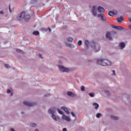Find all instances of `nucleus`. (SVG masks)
<instances>
[{"instance_id":"obj_23","label":"nucleus","mask_w":131,"mask_h":131,"mask_svg":"<svg viewBox=\"0 0 131 131\" xmlns=\"http://www.w3.org/2000/svg\"><path fill=\"white\" fill-rule=\"evenodd\" d=\"M67 41H69L70 42H71L72 41H73V38L71 37H68L67 38Z\"/></svg>"},{"instance_id":"obj_12","label":"nucleus","mask_w":131,"mask_h":131,"mask_svg":"<svg viewBox=\"0 0 131 131\" xmlns=\"http://www.w3.org/2000/svg\"><path fill=\"white\" fill-rule=\"evenodd\" d=\"M67 95L69 96V97H71L72 98H74L76 97V94L71 92H68Z\"/></svg>"},{"instance_id":"obj_8","label":"nucleus","mask_w":131,"mask_h":131,"mask_svg":"<svg viewBox=\"0 0 131 131\" xmlns=\"http://www.w3.org/2000/svg\"><path fill=\"white\" fill-rule=\"evenodd\" d=\"M56 107H52L48 110V113L51 115H54L56 113Z\"/></svg>"},{"instance_id":"obj_29","label":"nucleus","mask_w":131,"mask_h":131,"mask_svg":"<svg viewBox=\"0 0 131 131\" xmlns=\"http://www.w3.org/2000/svg\"><path fill=\"white\" fill-rule=\"evenodd\" d=\"M117 30H123V27L121 26H117Z\"/></svg>"},{"instance_id":"obj_1","label":"nucleus","mask_w":131,"mask_h":131,"mask_svg":"<svg viewBox=\"0 0 131 131\" xmlns=\"http://www.w3.org/2000/svg\"><path fill=\"white\" fill-rule=\"evenodd\" d=\"M90 45L91 48L94 50L95 52H97L100 51V46L96 42H95V41H91Z\"/></svg>"},{"instance_id":"obj_37","label":"nucleus","mask_w":131,"mask_h":131,"mask_svg":"<svg viewBox=\"0 0 131 131\" xmlns=\"http://www.w3.org/2000/svg\"><path fill=\"white\" fill-rule=\"evenodd\" d=\"M5 67L6 68H10V66H9V64H5Z\"/></svg>"},{"instance_id":"obj_14","label":"nucleus","mask_w":131,"mask_h":131,"mask_svg":"<svg viewBox=\"0 0 131 131\" xmlns=\"http://www.w3.org/2000/svg\"><path fill=\"white\" fill-rule=\"evenodd\" d=\"M119 48L120 50H123L125 48V43L123 42H121L119 43Z\"/></svg>"},{"instance_id":"obj_35","label":"nucleus","mask_w":131,"mask_h":131,"mask_svg":"<svg viewBox=\"0 0 131 131\" xmlns=\"http://www.w3.org/2000/svg\"><path fill=\"white\" fill-rule=\"evenodd\" d=\"M81 45H82V41L81 40H79L78 41V46H81Z\"/></svg>"},{"instance_id":"obj_22","label":"nucleus","mask_w":131,"mask_h":131,"mask_svg":"<svg viewBox=\"0 0 131 131\" xmlns=\"http://www.w3.org/2000/svg\"><path fill=\"white\" fill-rule=\"evenodd\" d=\"M106 66H110L112 64V62L107 59H106V61H105Z\"/></svg>"},{"instance_id":"obj_30","label":"nucleus","mask_w":131,"mask_h":131,"mask_svg":"<svg viewBox=\"0 0 131 131\" xmlns=\"http://www.w3.org/2000/svg\"><path fill=\"white\" fill-rule=\"evenodd\" d=\"M104 93L107 95V96H110V92L107 90H104Z\"/></svg>"},{"instance_id":"obj_2","label":"nucleus","mask_w":131,"mask_h":131,"mask_svg":"<svg viewBox=\"0 0 131 131\" xmlns=\"http://www.w3.org/2000/svg\"><path fill=\"white\" fill-rule=\"evenodd\" d=\"M106 62H107V59L104 58H99L97 60V64L101 66H106Z\"/></svg>"},{"instance_id":"obj_15","label":"nucleus","mask_w":131,"mask_h":131,"mask_svg":"<svg viewBox=\"0 0 131 131\" xmlns=\"http://www.w3.org/2000/svg\"><path fill=\"white\" fill-rule=\"evenodd\" d=\"M24 19H25V21H28V20H29L30 19V15H29V14H25V16Z\"/></svg>"},{"instance_id":"obj_41","label":"nucleus","mask_w":131,"mask_h":131,"mask_svg":"<svg viewBox=\"0 0 131 131\" xmlns=\"http://www.w3.org/2000/svg\"><path fill=\"white\" fill-rule=\"evenodd\" d=\"M9 12L10 13H12V10H11V6H9Z\"/></svg>"},{"instance_id":"obj_49","label":"nucleus","mask_w":131,"mask_h":131,"mask_svg":"<svg viewBox=\"0 0 131 131\" xmlns=\"http://www.w3.org/2000/svg\"><path fill=\"white\" fill-rule=\"evenodd\" d=\"M35 131H39V130H38V129L36 128L35 129Z\"/></svg>"},{"instance_id":"obj_5","label":"nucleus","mask_w":131,"mask_h":131,"mask_svg":"<svg viewBox=\"0 0 131 131\" xmlns=\"http://www.w3.org/2000/svg\"><path fill=\"white\" fill-rule=\"evenodd\" d=\"M24 16H25V12H23L17 15L16 19L18 21H21L24 19Z\"/></svg>"},{"instance_id":"obj_21","label":"nucleus","mask_w":131,"mask_h":131,"mask_svg":"<svg viewBox=\"0 0 131 131\" xmlns=\"http://www.w3.org/2000/svg\"><path fill=\"white\" fill-rule=\"evenodd\" d=\"M30 126H31V127H33L34 128H35V127L37 126V124H36V123H35L31 122L30 123Z\"/></svg>"},{"instance_id":"obj_34","label":"nucleus","mask_w":131,"mask_h":131,"mask_svg":"<svg viewBox=\"0 0 131 131\" xmlns=\"http://www.w3.org/2000/svg\"><path fill=\"white\" fill-rule=\"evenodd\" d=\"M112 75H113V76H116V74L114 70L112 71Z\"/></svg>"},{"instance_id":"obj_45","label":"nucleus","mask_w":131,"mask_h":131,"mask_svg":"<svg viewBox=\"0 0 131 131\" xmlns=\"http://www.w3.org/2000/svg\"><path fill=\"white\" fill-rule=\"evenodd\" d=\"M10 131H16V130H15L14 128H11L10 129Z\"/></svg>"},{"instance_id":"obj_47","label":"nucleus","mask_w":131,"mask_h":131,"mask_svg":"<svg viewBox=\"0 0 131 131\" xmlns=\"http://www.w3.org/2000/svg\"><path fill=\"white\" fill-rule=\"evenodd\" d=\"M48 30H49V32H51V31H52L51 30V28H48Z\"/></svg>"},{"instance_id":"obj_48","label":"nucleus","mask_w":131,"mask_h":131,"mask_svg":"<svg viewBox=\"0 0 131 131\" xmlns=\"http://www.w3.org/2000/svg\"><path fill=\"white\" fill-rule=\"evenodd\" d=\"M128 21H129V22L131 23V18L130 17L128 18Z\"/></svg>"},{"instance_id":"obj_20","label":"nucleus","mask_w":131,"mask_h":131,"mask_svg":"<svg viewBox=\"0 0 131 131\" xmlns=\"http://www.w3.org/2000/svg\"><path fill=\"white\" fill-rule=\"evenodd\" d=\"M110 118H111V119H113V120H118V119H119L118 117L114 115L110 116Z\"/></svg>"},{"instance_id":"obj_11","label":"nucleus","mask_w":131,"mask_h":131,"mask_svg":"<svg viewBox=\"0 0 131 131\" xmlns=\"http://www.w3.org/2000/svg\"><path fill=\"white\" fill-rule=\"evenodd\" d=\"M51 117L53 120H55V121H58V120H60V117L58 116H56L54 115H51Z\"/></svg>"},{"instance_id":"obj_40","label":"nucleus","mask_w":131,"mask_h":131,"mask_svg":"<svg viewBox=\"0 0 131 131\" xmlns=\"http://www.w3.org/2000/svg\"><path fill=\"white\" fill-rule=\"evenodd\" d=\"M112 27L113 28H114V29H116L117 26H114V25H112Z\"/></svg>"},{"instance_id":"obj_13","label":"nucleus","mask_w":131,"mask_h":131,"mask_svg":"<svg viewBox=\"0 0 131 131\" xmlns=\"http://www.w3.org/2000/svg\"><path fill=\"white\" fill-rule=\"evenodd\" d=\"M97 11L99 13H104L105 12V9L101 6H99Z\"/></svg>"},{"instance_id":"obj_3","label":"nucleus","mask_w":131,"mask_h":131,"mask_svg":"<svg viewBox=\"0 0 131 131\" xmlns=\"http://www.w3.org/2000/svg\"><path fill=\"white\" fill-rule=\"evenodd\" d=\"M24 104L27 107H33V106H36V102H32L30 101H24Z\"/></svg>"},{"instance_id":"obj_18","label":"nucleus","mask_w":131,"mask_h":131,"mask_svg":"<svg viewBox=\"0 0 131 131\" xmlns=\"http://www.w3.org/2000/svg\"><path fill=\"white\" fill-rule=\"evenodd\" d=\"M90 43H91V42L90 43V41H89V40H85V49L86 50H88V49H89V47L90 46Z\"/></svg>"},{"instance_id":"obj_10","label":"nucleus","mask_w":131,"mask_h":131,"mask_svg":"<svg viewBox=\"0 0 131 131\" xmlns=\"http://www.w3.org/2000/svg\"><path fill=\"white\" fill-rule=\"evenodd\" d=\"M62 119H63V120H66V121H68V122H70V121L71 120V119L69 117L64 114L62 116Z\"/></svg>"},{"instance_id":"obj_39","label":"nucleus","mask_w":131,"mask_h":131,"mask_svg":"<svg viewBox=\"0 0 131 131\" xmlns=\"http://www.w3.org/2000/svg\"><path fill=\"white\" fill-rule=\"evenodd\" d=\"M71 114L73 116V117H76V116H75V114H74V113H73V112H71Z\"/></svg>"},{"instance_id":"obj_46","label":"nucleus","mask_w":131,"mask_h":131,"mask_svg":"<svg viewBox=\"0 0 131 131\" xmlns=\"http://www.w3.org/2000/svg\"><path fill=\"white\" fill-rule=\"evenodd\" d=\"M38 57H39V58H42V57L41 56V54H39Z\"/></svg>"},{"instance_id":"obj_27","label":"nucleus","mask_w":131,"mask_h":131,"mask_svg":"<svg viewBox=\"0 0 131 131\" xmlns=\"http://www.w3.org/2000/svg\"><path fill=\"white\" fill-rule=\"evenodd\" d=\"M17 53H19L20 54H24V51L23 50H21L19 49H16V50Z\"/></svg>"},{"instance_id":"obj_32","label":"nucleus","mask_w":131,"mask_h":131,"mask_svg":"<svg viewBox=\"0 0 131 131\" xmlns=\"http://www.w3.org/2000/svg\"><path fill=\"white\" fill-rule=\"evenodd\" d=\"M101 116H102V114L101 113L96 114L97 118H100V117H101Z\"/></svg>"},{"instance_id":"obj_50","label":"nucleus","mask_w":131,"mask_h":131,"mask_svg":"<svg viewBox=\"0 0 131 131\" xmlns=\"http://www.w3.org/2000/svg\"><path fill=\"white\" fill-rule=\"evenodd\" d=\"M129 28L131 30V25L129 26Z\"/></svg>"},{"instance_id":"obj_19","label":"nucleus","mask_w":131,"mask_h":131,"mask_svg":"<svg viewBox=\"0 0 131 131\" xmlns=\"http://www.w3.org/2000/svg\"><path fill=\"white\" fill-rule=\"evenodd\" d=\"M94 107H95V110H98V109H99V107L100 106V105H99V104H98L97 103H94L93 104Z\"/></svg>"},{"instance_id":"obj_43","label":"nucleus","mask_w":131,"mask_h":131,"mask_svg":"<svg viewBox=\"0 0 131 131\" xmlns=\"http://www.w3.org/2000/svg\"><path fill=\"white\" fill-rule=\"evenodd\" d=\"M49 96H51V94H46V95H45V96H46V97H49Z\"/></svg>"},{"instance_id":"obj_17","label":"nucleus","mask_w":131,"mask_h":131,"mask_svg":"<svg viewBox=\"0 0 131 131\" xmlns=\"http://www.w3.org/2000/svg\"><path fill=\"white\" fill-rule=\"evenodd\" d=\"M60 109H61V110H63V111H64V112H66V113H67V114H69V111H68V109L66 107H65L64 106H62L61 107H60Z\"/></svg>"},{"instance_id":"obj_36","label":"nucleus","mask_w":131,"mask_h":131,"mask_svg":"<svg viewBox=\"0 0 131 131\" xmlns=\"http://www.w3.org/2000/svg\"><path fill=\"white\" fill-rule=\"evenodd\" d=\"M113 13H114V15H117V10H113Z\"/></svg>"},{"instance_id":"obj_25","label":"nucleus","mask_w":131,"mask_h":131,"mask_svg":"<svg viewBox=\"0 0 131 131\" xmlns=\"http://www.w3.org/2000/svg\"><path fill=\"white\" fill-rule=\"evenodd\" d=\"M66 45V46L69 47V48H74V45L70 44L69 43H67Z\"/></svg>"},{"instance_id":"obj_28","label":"nucleus","mask_w":131,"mask_h":131,"mask_svg":"<svg viewBox=\"0 0 131 131\" xmlns=\"http://www.w3.org/2000/svg\"><path fill=\"white\" fill-rule=\"evenodd\" d=\"M33 35H39V32L35 31L33 32Z\"/></svg>"},{"instance_id":"obj_24","label":"nucleus","mask_w":131,"mask_h":131,"mask_svg":"<svg viewBox=\"0 0 131 131\" xmlns=\"http://www.w3.org/2000/svg\"><path fill=\"white\" fill-rule=\"evenodd\" d=\"M108 16H111V17H113L114 16V14L113 13V11H109L108 13Z\"/></svg>"},{"instance_id":"obj_33","label":"nucleus","mask_w":131,"mask_h":131,"mask_svg":"<svg viewBox=\"0 0 131 131\" xmlns=\"http://www.w3.org/2000/svg\"><path fill=\"white\" fill-rule=\"evenodd\" d=\"M7 94H10L11 96H13V93H12V90L8 89L7 90Z\"/></svg>"},{"instance_id":"obj_7","label":"nucleus","mask_w":131,"mask_h":131,"mask_svg":"<svg viewBox=\"0 0 131 131\" xmlns=\"http://www.w3.org/2000/svg\"><path fill=\"white\" fill-rule=\"evenodd\" d=\"M105 37L107 39H109V40H113V37H112V34L110 32H107L105 34Z\"/></svg>"},{"instance_id":"obj_4","label":"nucleus","mask_w":131,"mask_h":131,"mask_svg":"<svg viewBox=\"0 0 131 131\" xmlns=\"http://www.w3.org/2000/svg\"><path fill=\"white\" fill-rule=\"evenodd\" d=\"M59 70L62 72H69L70 70L68 68H65L63 66L59 65L58 66Z\"/></svg>"},{"instance_id":"obj_42","label":"nucleus","mask_w":131,"mask_h":131,"mask_svg":"<svg viewBox=\"0 0 131 131\" xmlns=\"http://www.w3.org/2000/svg\"><path fill=\"white\" fill-rule=\"evenodd\" d=\"M0 14H4V11H3V10L0 11Z\"/></svg>"},{"instance_id":"obj_26","label":"nucleus","mask_w":131,"mask_h":131,"mask_svg":"<svg viewBox=\"0 0 131 131\" xmlns=\"http://www.w3.org/2000/svg\"><path fill=\"white\" fill-rule=\"evenodd\" d=\"M57 112H58L59 114H60V115H62V116L63 115H64V113L61 111L59 109H57Z\"/></svg>"},{"instance_id":"obj_31","label":"nucleus","mask_w":131,"mask_h":131,"mask_svg":"<svg viewBox=\"0 0 131 131\" xmlns=\"http://www.w3.org/2000/svg\"><path fill=\"white\" fill-rule=\"evenodd\" d=\"M89 96H90V97H91V98H94V97H95V93H89Z\"/></svg>"},{"instance_id":"obj_51","label":"nucleus","mask_w":131,"mask_h":131,"mask_svg":"<svg viewBox=\"0 0 131 131\" xmlns=\"http://www.w3.org/2000/svg\"><path fill=\"white\" fill-rule=\"evenodd\" d=\"M21 114H24V112H21Z\"/></svg>"},{"instance_id":"obj_9","label":"nucleus","mask_w":131,"mask_h":131,"mask_svg":"<svg viewBox=\"0 0 131 131\" xmlns=\"http://www.w3.org/2000/svg\"><path fill=\"white\" fill-rule=\"evenodd\" d=\"M91 13L93 16H97V7L93 6L91 10Z\"/></svg>"},{"instance_id":"obj_6","label":"nucleus","mask_w":131,"mask_h":131,"mask_svg":"<svg viewBox=\"0 0 131 131\" xmlns=\"http://www.w3.org/2000/svg\"><path fill=\"white\" fill-rule=\"evenodd\" d=\"M97 17L98 18H101V21L103 22L106 23V16H105V15L103 13H100L97 15Z\"/></svg>"},{"instance_id":"obj_38","label":"nucleus","mask_w":131,"mask_h":131,"mask_svg":"<svg viewBox=\"0 0 131 131\" xmlns=\"http://www.w3.org/2000/svg\"><path fill=\"white\" fill-rule=\"evenodd\" d=\"M81 91L82 92H84V86H81Z\"/></svg>"},{"instance_id":"obj_44","label":"nucleus","mask_w":131,"mask_h":131,"mask_svg":"<svg viewBox=\"0 0 131 131\" xmlns=\"http://www.w3.org/2000/svg\"><path fill=\"white\" fill-rule=\"evenodd\" d=\"M62 131H67V128H63Z\"/></svg>"},{"instance_id":"obj_16","label":"nucleus","mask_w":131,"mask_h":131,"mask_svg":"<svg viewBox=\"0 0 131 131\" xmlns=\"http://www.w3.org/2000/svg\"><path fill=\"white\" fill-rule=\"evenodd\" d=\"M117 21L118 23H121L123 21V16H121L119 17H117Z\"/></svg>"}]
</instances>
